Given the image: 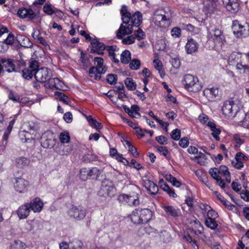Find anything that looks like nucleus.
<instances>
[{
    "mask_svg": "<svg viewBox=\"0 0 249 249\" xmlns=\"http://www.w3.org/2000/svg\"><path fill=\"white\" fill-rule=\"evenodd\" d=\"M59 139L62 143L61 144H64L69 142L70 140V136L69 134L66 131L61 132L59 135Z\"/></svg>",
    "mask_w": 249,
    "mask_h": 249,
    "instance_id": "nucleus-51",
    "label": "nucleus"
},
{
    "mask_svg": "<svg viewBox=\"0 0 249 249\" xmlns=\"http://www.w3.org/2000/svg\"><path fill=\"white\" fill-rule=\"evenodd\" d=\"M152 65L154 68L158 71L160 76L163 78L165 75V72L161 60L158 57H155L153 61Z\"/></svg>",
    "mask_w": 249,
    "mask_h": 249,
    "instance_id": "nucleus-32",
    "label": "nucleus"
},
{
    "mask_svg": "<svg viewBox=\"0 0 249 249\" xmlns=\"http://www.w3.org/2000/svg\"><path fill=\"white\" fill-rule=\"evenodd\" d=\"M9 98L14 102H19L20 101L19 96L16 92L11 91L9 94Z\"/></svg>",
    "mask_w": 249,
    "mask_h": 249,
    "instance_id": "nucleus-57",
    "label": "nucleus"
},
{
    "mask_svg": "<svg viewBox=\"0 0 249 249\" xmlns=\"http://www.w3.org/2000/svg\"><path fill=\"white\" fill-rule=\"evenodd\" d=\"M182 84L185 89L190 91L196 92L202 88V86L197 77L190 74H187L184 76Z\"/></svg>",
    "mask_w": 249,
    "mask_h": 249,
    "instance_id": "nucleus-5",
    "label": "nucleus"
},
{
    "mask_svg": "<svg viewBox=\"0 0 249 249\" xmlns=\"http://www.w3.org/2000/svg\"><path fill=\"white\" fill-rule=\"evenodd\" d=\"M73 150L72 144L65 145L64 144H60L59 147H56V152L61 155H68Z\"/></svg>",
    "mask_w": 249,
    "mask_h": 249,
    "instance_id": "nucleus-34",
    "label": "nucleus"
},
{
    "mask_svg": "<svg viewBox=\"0 0 249 249\" xmlns=\"http://www.w3.org/2000/svg\"><path fill=\"white\" fill-rule=\"evenodd\" d=\"M125 111L131 117L135 118H139L141 116L139 113L140 110L139 107L137 105H132L130 108L128 107H124Z\"/></svg>",
    "mask_w": 249,
    "mask_h": 249,
    "instance_id": "nucleus-35",
    "label": "nucleus"
},
{
    "mask_svg": "<svg viewBox=\"0 0 249 249\" xmlns=\"http://www.w3.org/2000/svg\"><path fill=\"white\" fill-rule=\"evenodd\" d=\"M89 178V168H83L80 170V178L81 180L85 181Z\"/></svg>",
    "mask_w": 249,
    "mask_h": 249,
    "instance_id": "nucleus-53",
    "label": "nucleus"
},
{
    "mask_svg": "<svg viewBox=\"0 0 249 249\" xmlns=\"http://www.w3.org/2000/svg\"><path fill=\"white\" fill-rule=\"evenodd\" d=\"M18 15L21 18L32 20L35 18L36 14L30 8H21L18 11Z\"/></svg>",
    "mask_w": 249,
    "mask_h": 249,
    "instance_id": "nucleus-21",
    "label": "nucleus"
},
{
    "mask_svg": "<svg viewBox=\"0 0 249 249\" xmlns=\"http://www.w3.org/2000/svg\"><path fill=\"white\" fill-rule=\"evenodd\" d=\"M160 187L164 192H165L169 196L176 198L177 195L175 193L173 189L171 188L168 184L164 181L163 179H161L159 182Z\"/></svg>",
    "mask_w": 249,
    "mask_h": 249,
    "instance_id": "nucleus-28",
    "label": "nucleus"
},
{
    "mask_svg": "<svg viewBox=\"0 0 249 249\" xmlns=\"http://www.w3.org/2000/svg\"><path fill=\"white\" fill-rule=\"evenodd\" d=\"M140 62L138 59L132 60L129 64L130 68L132 70H137L140 66Z\"/></svg>",
    "mask_w": 249,
    "mask_h": 249,
    "instance_id": "nucleus-60",
    "label": "nucleus"
},
{
    "mask_svg": "<svg viewBox=\"0 0 249 249\" xmlns=\"http://www.w3.org/2000/svg\"><path fill=\"white\" fill-rule=\"evenodd\" d=\"M167 46L166 40L165 39L158 40L155 45V49L159 51H165Z\"/></svg>",
    "mask_w": 249,
    "mask_h": 249,
    "instance_id": "nucleus-43",
    "label": "nucleus"
},
{
    "mask_svg": "<svg viewBox=\"0 0 249 249\" xmlns=\"http://www.w3.org/2000/svg\"><path fill=\"white\" fill-rule=\"evenodd\" d=\"M161 208L164 210L167 216L177 217L181 215L180 210L176 206L162 204Z\"/></svg>",
    "mask_w": 249,
    "mask_h": 249,
    "instance_id": "nucleus-17",
    "label": "nucleus"
},
{
    "mask_svg": "<svg viewBox=\"0 0 249 249\" xmlns=\"http://www.w3.org/2000/svg\"><path fill=\"white\" fill-rule=\"evenodd\" d=\"M170 63H171L172 66L177 69L179 68L180 65V62L178 58H172L170 60Z\"/></svg>",
    "mask_w": 249,
    "mask_h": 249,
    "instance_id": "nucleus-63",
    "label": "nucleus"
},
{
    "mask_svg": "<svg viewBox=\"0 0 249 249\" xmlns=\"http://www.w3.org/2000/svg\"><path fill=\"white\" fill-rule=\"evenodd\" d=\"M249 160L243 153L237 152L235 156L234 160L232 161L231 164L233 167L238 169H240L244 166V162Z\"/></svg>",
    "mask_w": 249,
    "mask_h": 249,
    "instance_id": "nucleus-16",
    "label": "nucleus"
},
{
    "mask_svg": "<svg viewBox=\"0 0 249 249\" xmlns=\"http://www.w3.org/2000/svg\"><path fill=\"white\" fill-rule=\"evenodd\" d=\"M116 194V189L111 182H103L101 185L100 190L98 193L99 196L107 198L112 197Z\"/></svg>",
    "mask_w": 249,
    "mask_h": 249,
    "instance_id": "nucleus-11",
    "label": "nucleus"
},
{
    "mask_svg": "<svg viewBox=\"0 0 249 249\" xmlns=\"http://www.w3.org/2000/svg\"><path fill=\"white\" fill-rule=\"evenodd\" d=\"M36 71H33L29 68H26L22 71L23 77L27 79H31L33 76H35V73Z\"/></svg>",
    "mask_w": 249,
    "mask_h": 249,
    "instance_id": "nucleus-52",
    "label": "nucleus"
},
{
    "mask_svg": "<svg viewBox=\"0 0 249 249\" xmlns=\"http://www.w3.org/2000/svg\"><path fill=\"white\" fill-rule=\"evenodd\" d=\"M107 80L109 84H115L117 81L116 75L112 74H108L107 77Z\"/></svg>",
    "mask_w": 249,
    "mask_h": 249,
    "instance_id": "nucleus-64",
    "label": "nucleus"
},
{
    "mask_svg": "<svg viewBox=\"0 0 249 249\" xmlns=\"http://www.w3.org/2000/svg\"><path fill=\"white\" fill-rule=\"evenodd\" d=\"M121 12L123 23L117 31V36L119 38H122L124 36L129 35L132 32V26L128 24L130 18V14L127 12L126 6H122Z\"/></svg>",
    "mask_w": 249,
    "mask_h": 249,
    "instance_id": "nucleus-2",
    "label": "nucleus"
},
{
    "mask_svg": "<svg viewBox=\"0 0 249 249\" xmlns=\"http://www.w3.org/2000/svg\"><path fill=\"white\" fill-rule=\"evenodd\" d=\"M124 84L128 90H134L136 88V83L131 78H126Z\"/></svg>",
    "mask_w": 249,
    "mask_h": 249,
    "instance_id": "nucleus-50",
    "label": "nucleus"
},
{
    "mask_svg": "<svg viewBox=\"0 0 249 249\" xmlns=\"http://www.w3.org/2000/svg\"><path fill=\"white\" fill-rule=\"evenodd\" d=\"M131 54L129 51L125 50L121 54V61L122 63L127 64L131 59Z\"/></svg>",
    "mask_w": 249,
    "mask_h": 249,
    "instance_id": "nucleus-49",
    "label": "nucleus"
},
{
    "mask_svg": "<svg viewBox=\"0 0 249 249\" xmlns=\"http://www.w3.org/2000/svg\"><path fill=\"white\" fill-rule=\"evenodd\" d=\"M27 203L30 210H32L34 213L40 212L44 205L43 202L39 197H36Z\"/></svg>",
    "mask_w": 249,
    "mask_h": 249,
    "instance_id": "nucleus-22",
    "label": "nucleus"
},
{
    "mask_svg": "<svg viewBox=\"0 0 249 249\" xmlns=\"http://www.w3.org/2000/svg\"><path fill=\"white\" fill-rule=\"evenodd\" d=\"M172 15L171 8L170 7H165L155 12L152 21L157 27L166 28L170 25Z\"/></svg>",
    "mask_w": 249,
    "mask_h": 249,
    "instance_id": "nucleus-1",
    "label": "nucleus"
},
{
    "mask_svg": "<svg viewBox=\"0 0 249 249\" xmlns=\"http://www.w3.org/2000/svg\"><path fill=\"white\" fill-rule=\"evenodd\" d=\"M224 40V36L219 29L213 28L209 31L207 42L212 44L211 48H213L216 45L221 46L223 44Z\"/></svg>",
    "mask_w": 249,
    "mask_h": 249,
    "instance_id": "nucleus-6",
    "label": "nucleus"
},
{
    "mask_svg": "<svg viewBox=\"0 0 249 249\" xmlns=\"http://www.w3.org/2000/svg\"><path fill=\"white\" fill-rule=\"evenodd\" d=\"M41 144L44 148H51L55 144V136L52 131L44 132L40 138Z\"/></svg>",
    "mask_w": 249,
    "mask_h": 249,
    "instance_id": "nucleus-14",
    "label": "nucleus"
},
{
    "mask_svg": "<svg viewBox=\"0 0 249 249\" xmlns=\"http://www.w3.org/2000/svg\"><path fill=\"white\" fill-rule=\"evenodd\" d=\"M43 12L48 15H52L55 13L51 5L48 3L45 4L43 8Z\"/></svg>",
    "mask_w": 249,
    "mask_h": 249,
    "instance_id": "nucleus-55",
    "label": "nucleus"
},
{
    "mask_svg": "<svg viewBox=\"0 0 249 249\" xmlns=\"http://www.w3.org/2000/svg\"><path fill=\"white\" fill-rule=\"evenodd\" d=\"M23 129L28 132L31 136L35 137L37 133V127L33 123H28L24 124L23 125Z\"/></svg>",
    "mask_w": 249,
    "mask_h": 249,
    "instance_id": "nucleus-38",
    "label": "nucleus"
},
{
    "mask_svg": "<svg viewBox=\"0 0 249 249\" xmlns=\"http://www.w3.org/2000/svg\"><path fill=\"white\" fill-rule=\"evenodd\" d=\"M95 66L91 67L89 71V76L95 80L100 79L102 74L105 73L107 70L106 66L104 63V60L99 57L94 59Z\"/></svg>",
    "mask_w": 249,
    "mask_h": 249,
    "instance_id": "nucleus-4",
    "label": "nucleus"
},
{
    "mask_svg": "<svg viewBox=\"0 0 249 249\" xmlns=\"http://www.w3.org/2000/svg\"><path fill=\"white\" fill-rule=\"evenodd\" d=\"M52 76V71L46 68L38 69L35 73L36 80L39 82L45 83Z\"/></svg>",
    "mask_w": 249,
    "mask_h": 249,
    "instance_id": "nucleus-15",
    "label": "nucleus"
},
{
    "mask_svg": "<svg viewBox=\"0 0 249 249\" xmlns=\"http://www.w3.org/2000/svg\"><path fill=\"white\" fill-rule=\"evenodd\" d=\"M55 95L57 96L58 100L63 102L66 105H69L71 102V99L66 95L61 92H55Z\"/></svg>",
    "mask_w": 249,
    "mask_h": 249,
    "instance_id": "nucleus-47",
    "label": "nucleus"
},
{
    "mask_svg": "<svg viewBox=\"0 0 249 249\" xmlns=\"http://www.w3.org/2000/svg\"><path fill=\"white\" fill-rule=\"evenodd\" d=\"M87 210L81 206H72L68 211V215L75 221H81L86 216Z\"/></svg>",
    "mask_w": 249,
    "mask_h": 249,
    "instance_id": "nucleus-12",
    "label": "nucleus"
},
{
    "mask_svg": "<svg viewBox=\"0 0 249 249\" xmlns=\"http://www.w3.org/2000/svg\"><path fill=\"white\" fill-rule=\"evenodd\" d=\"M116 48V46H107L106 48L108 52L109 56L111 57L113 62L117 63L119 62V60L118 59L116 58V54L114 52L115 49Z\"/></svg>",
    "mask_w": 249,
    "mask_h": 249,
    "instance_id": "nucleus-48",
    "label": "nucleus"
},
{
    "mask_svg": "<svg viewBox=\"0 0 249 249\" xmlns=\"http://www.w3.org/2000/svg\"><path fill=\"white\" fill-rule=\"evenodd\" d=\"M203 95L206 97L209 100H213L219 94V89L217 88H207L203 91Z\"/></svg>",
    "mask_w": 249,
    "mask_h": 249,
    "instance_id": "nucleus-33",
    "label": "nucleus"
},
{
    "mask_svg": "<svg viewBox=\"0 0 249 249\" xmlns=\"http://www.w3.org/2000/svg\"><path fill=\"white\" fill-rule=\"evenodd\" d=\"M30 211L27 203L21 205L17 211L18 217L19 219H26L29 215Z\"/></svg>",
    "mask_w": 249,
    "mask_h": 249,
    "instance_id": "nucleus-24",
    "label": "nucleus"
},
{
    "mask_svg": "<svg viewBox=\"0 0 249 249\" xmlns=\"http://www.w3.org/2000/svg\"><path fill=\"white\" fill-rule=\"evenodd\" d=\"M140 215V210H136L134 211L130 215V218L132 222L135 224H141Z\"/></svg>",
    "mask_w": 249,
    "mask_h": 249,
    "instance_id": "nucleus-46",
    "label": "nucleus"
},
{
    "mask_svg": "<svg viewBox=\"0 0 249 249\" xmlns=\"http://www.w3.org/2000/svg\"><path fill=\"white\" fill-rule=\"evenodd\" d=\"M118 200L121 205L131 207H137L140 204L139 195L134 191L120 194L118 196Z\"/></svg>",
    "mask_w": 249,
    "mask_h": 249,
    "instance_id": "nucleus-3",
    "label": "nucleus"
},
{
    "mask_svg": "<svg viewBox=\"0 0 249 249\" xmlns=\"http://www.w3.org/2000/svg\"><path fill=\"white\" fill-rule=\"evenodd\" d=\"M26 245L19 240H16L11 245L10 249H25Z\"/></svg>",
    "mask_w": 249,
    "mask_h": 249,
    "instance_id": "nucleus-45",
    "label": "nucleus"
},
{
    "mask_svg": "<svg viewBox=\"0 0 249 249\" xmlns=\"http://www.w3.org/2000/svg\"><path fill=\"white\" fill-rule=\"evenodd\" d=\"M134 33L135 36V38H136L139 40L143 38L145 36L144 32L140 28H138L137 30L134 31Z\"/></svg>",
    "mask_w": 249,
    "mask_h": 249,
    "instance_id": "nucleus-58",
    "label": "nucleus"
},
{
    "mask_svg": "<svg viewBox=\"0 0 249 249\" xmlns=\"http://www.w3.org/2000/svg\"><path fill=\"white\" fill-rule=\"evenodd\" d=\"M19 136L22 141H24L25 142H27L28 140H34L35 139V136H31L29 133L24 129L19 131Z\"/></svg>",
    "mask_w": 249,
    "mask_h": 249,
    "instance_id": "nucleus-44",
    "label": "nucleus"
},
{
    "mask_svg": "<svg viewBox=\"0 0 249 249\" xmlns=\"http://www.w3.org/2000/svg\"><path fill=\"white\" fill-rule=\"evenodd\" d=\"M141 224L147 223L152 217V213L149 209H144L140 210Z\"/></svg>",
    "mask_w": 249,
    "mask_h": 249,
    "instance_id": "nucleus-36",
    "label": "nucleus"
},
{
    "mask_svg": "<svg viewBox=\"0 0 249 249\" xmlns=\"http://www.w3.org/2000/svg\"><path fill=\"white\" fill-rule=\"evenodd\" d=\"M223 4L226 9L231 13H237L239 9L238 0H222Z\"/></svg>",
    "mask_w": 249,
    "mask_h": 249,
    "instance_id": "nucleus-18",
    "label": "nucleus"
},
{
    "mask_svg": "<svg viewBox=\"0 0 249 249\" xmlns=\"http://www.w3.org/2000/svg\"><path fill=\"white\" fill-rule=\"evenodd\" d=\"M199 208L201 210L203 216L206 218L208 216H213L214 215L215 213H217L212 207L208 204L205 203H200L199 204Z\"/></svg>",
    "mask_w": 249,
    "mask_h": 249,
    "instance_id": "nucleus-27",
    "label": "nucleus"
},
{
    "mask_svg": "<svg viewBox=\"0 0 249 249\" xmlns=\"http://www.w3.org/2000/svg\"><path fill=\"white\" fill-rule=\"evenodd\" d=\"M232 30L236 37H246L249 36V24L247 23L242 24L238 20L232 22Z\"/></svg>",
    "mask_w": 249,
    "mask_h": 249,
    "instance_id": "nucleus-7",
    "label": "nucleus"
},
{
    "mask_svg": "<svg viewBox=\"0 0 249 249\" xmlns=\"http://www.w3.org/2000/svg\"><path fill=\"white\" fill-rule=\"evenodd\" d=\"M198 44L197 42L193 38H189L185 46V50L188 54H192L197 51Z\"/></svg>",
    "mask_w": 249,
    "mask_h": 249,
    "instance_id": "nucleus-26",
    "label": "nucleus"
},
{
    "mask_svg": "<svg viewBox=\"0 0 249 249\" xmlns=\"http://www.w3.org/2000/svg\"><path fill=\"white\" fill-rule=\"evenodd\" d=\"M45 86L48 89H62L64 88V83L57 78L51 77L45 83Z\"/></svg>",
    "mask_w": 249,
    "mask_h": 249,
    "instance_id": "nucleus-19",
    "label": "nucleus"
},
{
    "mask_svg": "<svg viewBox=\"0 0 249 249\" xmlns=\"http://www.w3.org/2000/svg\"><path fill=\"white\" fill-rule=\"evenodd\" d=\"M181 27L184 30H187V31L191 33H195V27L193 26L191 24H184L182 23L181 25Z\"/></svg>",
    "mask_w": 249,
    "mask_h": 249,
    "instance_id": "nucleus-61",
    "label": "nucleus"
},
{
    "mask_svg": "<svg viewBox=\"0 0 249 249\" xmlns=\"http://www.w3.org/2000/svg\"><path fill=\"white\" fill-rule=\"evenodd\" d=\"M180 130L176 128L172 131L170 135L172 139H173L175 141H178L180 138Z\"/></svg>",
    "mask_w": 249,
    "mask_h": 249,
    "instance_id": "nucleus-54",
    "label": "nucleus"
},
{
    "mask_svg": "<svg viewBox=\"0 0 249 249\" xmlns=\"http://www.w3.org/2000/svg\"><path fill=\"white\" fill-rule=\"evenodd\" d=\"M91 44L92 47L97 51L99 54H103V51L106 48L103 43L96 40L92 41Z\"/></svg>",
    "mask_w": 249,
    "mask_h": 249,
    "instance_id": "nucleus-42",
    "label": "nucleus"
},
{
    "mask_svg": "<svg viewBox=\"0 0 249 249\" xmlns=\"http://www.w3.org/2000/svg\"><path fill=\"white\" fill-rule=\"evenodd\" d=\"M135 37L131 35L124 38L122 40V42L124 44L130 45L133 43L135 42Z\"/></svg>",
    "mask_w": 249,
    "mask_h": 249,
    "instance_id": "nucleus-59",
    "label": "nucleus"
},
{
    "mask_svg": "<svg viewBox=\"0 0 249 249\" xmlns=\"http://www.w3.org/2000/svg\"><path fill=\"white\" fill-rule=\"evenodd\" d=\"M219 173V178L220 179H225L228 183L231 182V175L228 168L224 165H221L218 168Z\"/></svg>",
    "mask_w": 249,
    "mask_h": 249,
    "instance_id": "nucleus-30",
    "label": "nucleus"
},
{
    "mask_svg": "<svg viewBox=\"0 0 249 249\" xmlns=\"http://www.w3.org/2000/svg\"><path fill=\"white\" fill-rule=\"evenodd\" d=\"M13 185L15 190L18 193H26L30 187V182L28 180L21 177L15 178L13 181Z\"/></svg>",
    "mask_w": 249,
    "mask_h": 249,
    "instance_id": "nucleus-13",
    "label": "nucleus"
},
{
    "mask_svg": "<svg viewBox=\"0 0 249 249\" xmlns=\"http://www.w3.org/2000/svg\"><path fill=\"white\" fill-rule=\"evenodd\" d=\"M198 120L202 124H205L212 131V135L216 140L219 141V135L221 131L219 128H217L215 124L213 122L209 121L208 116L203 113L198 116Z\"/></svg>",
    "mask_w": 249,
    "mask_h": 249,
    "instance_id": "nucleus-9",
    "label": "nucleus"
},
{
    "mask_svg": "<svg viewBox=\"0 0 249 249\" xmlns=\"http://www.w3.org/2000/svg\"><path fill=\"white\" fill-rule=\"evenodd\" d=\"M218 0H203V3L205 5V9L209 13L213 12L215 8V2Z\"/></svg>",
    "mask_w": 249,
    "mask_h": 249,
    "instance_id": "nucleus-39",
    "label": "nucleus"
},
{
    "mask_svg": "<svg viewBox=\"0 0 249 249\" xmlns=\"http://www.w3.org/2000/svg\"><path fill=\"white\" fill-rule=\"evenodd\" d=\"M171 34L173 37L178 38L180 36L181 30L178 27H175L171 30Z\"/></svg>",
    "mask_w": 249,
    "mask_h": 249,
    "instance_id": "nucleus-62",
    "label": "nucleus"
},
{
    "mask_svg": "<svg viewBox=\"0 0 249 249\" xmlns=\"http://www.w3.org/2000/svg\"><path fill=\"white\" fill-rule=\"evenodd\" d=\"M100 175V172L97 167H93L91 169H89V177H98Z\"/></svg>",
    "mask_w": 249,
    "mask_h": 249,
    "instance_id": "nucleus-56",
    "label": "nucleus"
},
{
    "mask_svg": "<svg viewBox=\"0 0 249 249\" xmlns=\"http://www.w3.org/2000/svg\"><path fill=\"white\" fill-rule=\"evenodd\" d=\"M143 186L151 194H156L159 190L158 186L154 182L147 178H143L142 182Z\"/></svg>",
    "mask_w": 249,
    "mask_h": 249,
    "instance_id": "nucleus-20",
    "label": "nucleus"
},
{
    "mask_svg": "<svg viewBox=\"0 0 249 249\" xmlns=\"http://www.w3.org/2000/svg\"><path fill=\"white\" fill-rule=\"evenodd\" d=\"M192 230L195 234L199 235L203 233L204 228L200 222L198 220H196L194 222Z\"/></svg>",
    "mask_w": 249,
    "mask_h": 249,
    "instance_id": "nucleus-41",
    "label": "nucleus"
},
{
    "mask_svg": "<svg viewBox=\"0 0 249 249\" xmlns=\"http://www.w3.org/2000/svg\"><path fill=\"white\" fill-rule=\"evenodd\" d=\"M236 54L235 53H232L229 58V64L230 65H234L235 64V58ZM236 70L237 72L240 74H244L249 71V65L246 63L244 60H240L239 62L236 61Z\"/></svg>",
    "mask_w": 249,
    "mask_h": 249,
    "instance_id": "nucleus-10",
    "label": "nucleus"
},
{
    "mask_svg": "<svg viewBox=\"0 0 249 249\" xmlns=\"http://www.w3.org/2000/svg\"><path fill=\"white\" fill-rule=\"evenodd\" d=\"M209 173L211 177L216 180L217 183L221 188L224 189L226 187V184L223 181V179H220V178H219L218 168H212L209 170Z\"/></svg>",
    "mask_w": 249,
    "mask_h": 249,
    "instance_id": "nucleus-25",
    "label": "nucleus"
},
{
    "mask_svg": "<svg viewBox=\"0 0 249 249\" xmlns=\"http://www.w3.org/2000/svg\"><path fill=\"white\" fill-rule=\"evenodd\" d=\"M38 226L37 222L34 220H28L25 223L24 230L27 231H31L34 230Z\"/></svg>",
    "mask_w": 249,
    "mask_h": 249,
    "instance_id": "nucleus-40",
    "label": "nucleus"
},
{
    "mask_svg": "<svg viewBox=\"0 0 249 249\" xmlns=\"http://www.w3.org/2000/svg\"><path fill=\"white\" fill-rule=\"evenodd\" d=\"M142 21V16L139 12L134 13L131 17L130 16L128 24L132 26V30L133 27H138L140 26Z\"/></svg>",
    "mask_w": 249,
    "mask_h": 249,
    "instance_id": "nucleus-29",
    "label": "nucleus"
},
{
    "mask_svg": "<svg viewBox=\"0 0 249 249\" xmlns=\"http://www.w3.org/2000/svg\"><path fill=\"white\" fill-rule=\"evenodd\" d=\"M218 216L217 213H215L213 216H208L205 218V224L208 228L212 230H215L218 227V223L215 220Z\"/></svg>",
    "mask_w": 249,
    "mask_h": 249,
    "instance_id": "nucleus-23",
    "label": "nucleus"
},
{
    "mask_svg": "<svg viewBox=\"0 0 249 249\" xmlns=\"http://www.w3.org/2000/svg\"><path fill=\"white\" fill-rule=\"evenodd\" d=\"M30 163V160L24 157L17 158L15 160V165L19 168H23L28 166Z\"/></svg>",
    "mask_w": 249,
    "mask_h": 249,
    "instance_id": "nucleus-37",
    "label": "nucleus"
},
{
    "mask_svg": "<svg viewBox=\"0 0 249 249\" xmlns=\"http://www.w3.org/2000/svg\"><path fill=\"white\" fill-rule=\"evenodd\" d=\"M239 110V107L238 105L233 101L225 102L222 107L223 114L227 118L234 117Z\"/></svg>",
    "mask_w": 249,
    "mask_h": 249,
    "instance_id": "nucleus-8",
    "label": "nucleus"
},
{
    "mask_svg": "<svg viewBox=\"0 0 249 249\" xmlns=\"http://www.w3.org/2000/svg\"><path fill=\"white\" fill-rule=\"evenodd\" d=\"M0 62L2 64L3 69L5 68V71L8 72L15 71V65L13 61L11 59L1 58Z\"/></svg>",
    "mask_w": 249,
    "mask_h": 249,
    "instance_id": "nucleus-31",
    "label": "nucleus"
}]
</instances>
